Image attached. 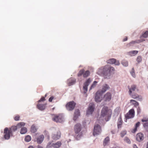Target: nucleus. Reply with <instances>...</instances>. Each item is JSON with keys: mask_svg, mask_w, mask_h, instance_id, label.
I'll list each match as a JSON object with an SVG mask.
<instances>
[{"mask_svg": "<svg viewBox=\"0 0 148 148\" xmlns=\"http://www.w3.org/2000/svg\"><path fill=\"white\" fill-rule=\"evenodd\" d=\"M101 118L104 117L106 121H108L111 117L112 112L107 107H104L102 109Z\"/></svg>", "mask_w": 148, "mask_h": 148, "instance_id": "obj_1", "label": "nucleus"}, {"mask_svg": "<svg viewBox=\"0 0 148 148\" xmlns=\"http://www.w3.org/2000/svg\"><path fill=\"white\" fill-rule=\"evenodd\" d=\"M104 75L105 78H107L106 76H109L110 75L111 73L115 71L114 68L110 66H106L104 68Z\"/></svg>", "mask_w": 148, "mask_h": 148, "instance_id": "obj_2", "label": "nucleus"}, {"mask_svg": "<svg viewBox=\"0 0 148 148\" xmlns=\"http://www.w3.org/2000/svg\"><path fill=\"white\" fill-rule=\"evenodd\" d=\"M128 88L129 90V94L132 98L135 99L138 97V94H132V92L137 89L136 86V85L133 84L131 86H128Z\"/></svg>", "mask_w": 148, "mask_h": 148, "instance_id": "obj_3", "label": "nucleus"}, {"mask_svg": "<svg viewBox=\"0 0 148 148\" xmlns=\"http://www.w3.org/2000/svg\"><path fill=\"white\" fill-rule=\"evenodd\" d=\"M25 125V123L23 122H21L17 124L16 126H13L11 127L8 128L9 130H10L12 134L13 132H15L18 128H21L22 126H24Z\"/></svg>", "mask_w": 148, "mask_h": 148, "instance_id": "obj_4", "label": "nucleus"}, {"mask_svg": "<svg viewBox=\"0 0 148 148\" xmlns=\"http://www.w3.org/2000/svg\"><path fill=\"white\" fill-rule=\"evenodd\" d=\"M90 73L89 71L87 70L85 71L84 69H82L79 71L77 74V76L80 77L83 75L84 77L86 78L89 75Z\"/></svg>", "mask_w": 148, "mask_h": 148, "instance_id": "obj_5", "label": "nucleus"}, {"mask_svg": "<svg viewBox=\"0 0 148 148\" xmlns=\"http://www.w3.org/2000/svg\"><path fill=\"white\" fill-rule=\"evenodd\" d=\"M135 116V111L134 109L130 110L125 115V117L126 119L134 118Z\"/></svg>", "mask_w": 148, "mask_h": 148, "instance_id": "obj_6", "label": "nucleus"}, {"mask_svg": "<svg viewBox=\"0 0 148 148\" xmlns=\"http://www.w3.org/2000/svg\"><path fill=\"white\" fill-rule=\"evenodd\" d=\"M82 129L81 125L80 124L77 123L75 125L74 127V131L75 134H77V137H80L81 135L79 133Z\"/></svg>", "mask_w": 148, "mask_h": 148, "instance_id": "obj_7", "label": "nucleus"}, {"mask_svg": "<svg viewBox=\"0 0 148 148\" xmlns=\"http://www.w3.org/2000/svg\"><path fill=\"white\" fill-rule=\"evenodd\" d=\"M4 138L6 140L9 139L11 136L12 135V134L10 130L8 129L7 127H6L4 130Z\"/></svg>", "mask_w": 148, "mask_h": 148, "instance_id": "obj_8", "label": "nucleus"}, {"mask_svg": "<svg viewBox=\"0 0 148 148\" xmlns=\"http://www.w3.org/2000/svg\"><path fill=\"white\" fill-rule=\"evenodd\" d=\"M75 105V103L73 101H70L67 103L66 107L68 110L71 111L73 110Z\"/></svg>", "mask_w": 148, "mask_h": 148, "instance_id": "obj_9", "label": "nucleus"}, {"mask_svg": "<svg viewBox=\"0 0 148 148\" xmlns=\"http://www.w3.org/2000/svg\"><path fill=\"white\" fill-rule=\"evenodd\" d=\"M92 80L90 78H88L84 83L83 90L84 93H86L87 91L88 86L91 82Z\"/></svg>", "mask_w": 148, "mask_h": 148, "instance_id": "obj_10", "label": "nucleus"}, {"mask_svg": "<svg viewBox=\"0 0 148 148\" xmlns=\"http://www.w3.org/2000/svg\"><path fill=\"white\" fill-rule=\"evenodd\" d=\"M101 130L100 127L98 125H96L94 127L93 135L94 136L99 134L101 132Z\"/></svg>", "mask_w": 148, "mask_h": 148, "instance_id": "obj_11", "label": "nucleus"}, {"mask_svg": "<svg viewBox=\"0 0 148 148\" xmlns=\"http://www.w3.org/2000/svg\"><path fill=\"white\" fill-rule=\"evenodd\" d=\"M102 95V93L100 91H98L97 92L95 98V101L96 102H100L101 101Z\"/></svg>", "mask_w": 148, "mask_h": 148, "instance_id": "obj_12", "label": "nucleus"}, {"mask_svg": "<svg viewBox=\"0 0 148 148\" xmlns=\"http://www.w3.org/2000/svg\"><path fill=\"white\" fill-rule=\"evenodd\" d=\"M95 109V105L92 103H90L89 104L88 109L86 112L87 114H92L94 111Z\"/></svg>", "mask_w": 148, "mask_h": 148, "instance_id": "obj_13", "label": "nucleus"}, {"mask_svg": "<svg viewBox=\"0 0 148 148\" xmlns=\"http://www.w3.org/2000/svg\"><path fill=\"white\" fill-rule=\"evenodd\" d=\"M53 120L56 122H62L63 121V117L61 114H58L54 116Z\"/></svg>", "mask_w": 148, "mask_h": 148, "instance_id": "obj_14", "label": "nucleus"}, {"mask_svg": "<svg viewBox=\"0 0 148 148\" xmlns=\"http://www.w3.org/2000/svg\"><path fill=\"white\" fill-rule=\"evenodd\" d=\"M145 41V39H142L141 40H138L135 41H132L129 43L127 44V46L128 47L132 45H134L136 43H138L141 42Z\"/></svg>", "mask_w": 148, "mask_h": 148, "instance_id": "obj_15", "label": "nucleus"}, {"mask_svg": "<svg viewBox=\"0 0 148 148\" xmlns=\"http://www.w3.org/2000/svg\"><path fill=\"white\" fill-rule=\"evenodd\" d=\"M60 132H58L56 133L53 134L52 135V138L53 139L57 140L60 138Z\"/></svg>", "mask_w": 148, "mask_h": 148, "instance_id": "obj_16", "label": "nucleus"}, {"mask_svg": "<svg viewBox=\"0 0 148 148\" xmlns=\"http://www.w3.org/2000/svg\"><path fill=\"white\" fill-rule=\"evenodd\" d=\"M136 138L137 141H140L143 140L144 138V135L141 133H138L136 135Z\"/></svg>", "mask_w": 148, "mask_h": 148, "instance_id": "obj_17", "label": "nucleus"}, {"mask_svg": "<svg viewBox=\"0 0 148 148\" xmlns=\"http://www.w3.org/2000/svg\"><path fill=\"white\" fill-rule=\"evenodd\" d=\"M112 98V96L110 92H108L104 96V98L105 101H109Z\"/></svg>", "mask_w": 148, "mask_h": 148, "instance_id": "obj_18", "label": "nucleus"}, {"mask_svg": "<svg viewBox=\"0 0 148 148\" xmlns=\"http://www.w3.org/2000/svg\"><path fill=\"white\" fill-rule=\"evenodd\" d=\"M47 103L44 104H41L38 103L37 105V107L39 110H44L45 108Z\"/></svg>", "mask_w": 148, "mask_h": 148, "instance_id": "obj_19", "label": "nucleus"}, {"mask_svg": "<svg viewBox=\"0 0 148 148\" xmlns=\"http://www.w3.org/2000/svg\"><path fill=\"white\" fill-rule=\"evenodd\" d=\"M76 82V80L74 79L70 78L67 82L68 86H70L75 84Z\"/></svg>", "mask_w": 148, "mask_h": 148, "instance_id": "obj_20", "label": "nucleus"}, {"mask_svg": "<svg viewBox=\"0 0 148 148\" xmlns=\"http://www.w3.org/2000/svg\"><path fill=\"white\" fill-rule=\"evenodd\" d=\"M44 138V136L43 135H40L37 138V142L38 144L41 143L43 140Z\"/></svg>", "mask_w": 148, "mask_h": 148, "instance_id": "obj_21", "label": "nucleus"}, {"mask_svg": "<svg viewBox=\"0 0 148 148\" xmlns=\"http://www.w3.org/2000/svg\"><path fill=\"white\" fill-rule=\"evenodd\" d=\"M80 115V112L79 111L78 109H76L75 110L74 112V116L73 118V120L74 121H75L78 116Z\"/></svg>", "mask_w": 148, "mask_h": 148, "instance_id": "obj_22", "label": "nucleus"}, {"mask_svg": "<svg viewBox=\"0 0 148 148\" xmlns=\"http://www.w3.org/2000/svg\"><path fill=\"white\" fill-rule=\"evenodd\" d=\"M109 88V87L108 85L106 84H105L103 86L102 89L101 91H100V92L103 94V93L106 92L107 90Z\"/></svg>", "mask_w": 148, "mask_h": 148, "instance_id": "obj_23", "label": "nucleus"}, {"mask_svg": "<svg viewBox=\"0 0 148 148\" xmlns=\"http://www.w3.org/2000/svg\"><path fill=\"white\" fill-rule=\"evenodd\" d=\"M61 145V142L58 141L55 143L53 144V147L54 148H59L60 147Z\"/></svg>", "mask_w": 148, "mask_h": 148, "instance_id": "obj_24", "label": "nucleus"}, {"mask_svg": "<svg viewBox=\"0 0 148 148\" xmlns=\"http://www.w3.org/2000/svg\"><path fill=\"white\" fill-rule=\"evenodd\" d=\"M123 123V121L122 120L121 116H120L119 118L118 122L117 123V126L118 128H121Z\"/></svg>", "mask_w": 148, "mask_h": 148, "instance_id": "obj_25", "label": "nucleus"}, {"mask_svg": "<svg viewBox=\"0 0 148 148\" xmlns=\"http://www.w3.org/2000/svg\"><path fill=\"white\" fill-rule=\"evenodd\" d=\"M148 36V31H146L145 32L143 33L142 34V35L140 37V39H144L143 38H147Z\"/></svg>", "mask_w": 148, "mask_h": 148, "instance_id": "obj_26", "label": "nucleus"}, {"mask_svg": "<svg viewBox=\"0 0 148 148\" xmlns=\"http://www.w3.org/2000/svg\"><path fill=\"white\" fill-rule=\"evenodd\" d=\"M38 128L34 125H32L31 128V131L32 133H34L36 132Z\"/></svg>", "mask_w": 148, "mask_h": 148, "instance_id": "obj_27", "label": "nucleus"}, {"mask_svg": "<svg viewBox=\"0 0 148 148\" xmlns=\"http://www.w3.org/2000/svg\"><path fill=\"white\" fill-rule=\"evenodd\" d=\"M140 125V123L139 122H137L136 124L135 128L133 129L132 132L133 133H134L137 131V128Z\"/></svg>", "mask_w": 148, "mask_h": 148, "instance_id": "obj_28", "label": "nucleus"}, {"mask_svg": "<svg viewBox=\"0 0 148 148\" xmlns=\"http://www.w3.org/2000/svg\"><path fill=\"white\" fill-rule=\"evenodd\" d=\"M110 141V138L109 137H106L104 140L103 142V145L105 146Z\"/></svg>", "mask_w": 148, "mask_h": 148, "instance_id": "obj_29", "label": "nucleus"}, {"mask_svg": "<svg viewBox=\"0 0 148 148\" xmlns=\"http://www.w3.org/2000/svg\"><path fill=\"white\" fill-rule=\"evenodd\" d=\"M27 129L26 128L23 127L21 128L20 131V133L22 134H25L27 132Z\"/></svg>", "mask_w": 148, "mask_h": 148, "instance_id": "obj_30", "label": "nucleus"}, {"mask_svg": "<svg viewBox=\"0 0 148 148\" xmlns=\"http://www.w3.org/2000/svg\"><path fill=\"white\" fill-rule=\"evenodd\" d=\"M31 140V136L29 135H27L26 136L25 138V141L27 142H29Z\"/></svg>", "mask_w": 148, "mask_h": 148, "instance_id": "obj_31", "label": "nucleus"}, {"mask_svg": "<svg viewBox=\"0 0 148 148\" xmlns=\"http://www.w3.org/2000/svg\"><path fill=\"white\" fill-rule=\"evenodd\" d=\"M138 53V51H130L129 53L130 55L131 56H135Z\"/></svg>", "mask_w": 148, "mask_h": 148, "instance_id": "obj_32", "label": "nucleus"}, {"mask_svg": "<svg viewBox=\"0 0 148 148\" xmlns=\"http://www.w3.org/2000/svg\"><path fill=\"white\" fill-rule=\"evenodd\" d=\"M97 82L96 81H94L93 84L91 85L90 88V90H91L92 88H94L97 85Z\"/></svg>", "mask_w": 148, "mask_h": 148, "instance_id": "obj_33", "label": "nucleus"}, {"mask_svg": "<svg viewBox=\"0 0 148 148\" xmlns=\"http://www.w3.org/2000/svg\"><path fill=\"white\" fill-rule=\"evenodd\" d=\"M130 102L132 103L134 106H136L138 105V103L134 100L132 99L131 100H130Z\"/></svg>", "mask_w": 148, "mask_h": 148, "instance_id": "obj_34", "label": "nucleus"}, {"mask_svg": "<svg viewBox=\"0 0 148 148\" xmlns=\"http://www.w3.org/2000/svg\"><path fill=\"white\" fill-rule=\"evenodd\" d=\"M115 61V59L114 58L109 59L107 61V63L110 64H113Z\"/></svg>", "mask_w": 148, "mask_h": 148, "instance_id": "obj_35", "label": "nucleus"}, {"mask_svg": "<svg viewBox=\"0 0 148 148\" xmlns=\"http://www.w3.org/2000/svg\"><path fill=\"white\" fill-rule=\"evenodd\" d=\"M127 134V131L125 130H123L122 131L120 134V135L122 137H123L124 136H125Z\"/></svg>", "mask_w": 148, "mask_h": 148, "instance_id": "obj_36", "label": "nucleus"}, {"mask_svg": "<svg viewBox=\"0 0 148 148\" xmlns=\"http://www.w3.org/2000/svg\"><path fill=\"white\" fill-rule=\"evenodd\" d=\"M121 63L123 66H127L128 65V62L125 60H123L122 62Z\"/></svg>", "mask_w": 148, "mask_h": 148, "instance_id": "obj_37", "label": "nucleus"}, {"mask_svg": "<svg viewBox=\"0 0 148 148\" xmlns=\"http://www.w3.org/2000/svg\"><path fill=\"white\" fill-rule=\"evenodd\" d=\"M130 73L132 76L134 77H135V74L134 72V68H133L130 72Z\"/></svg>", "mask_w": 148, "mask_h": 148, "instance_id": "obj_38", "label": "nucleus"}, {"mask_svg": "<svg viewBox=\"0 0 148 148\" xmlns=\"http://www.w3.org/2000/svg\"><path fill=\"white\" fill-rule=\"evenodd\" d=\"M124 140L128 144H130L131 141L127 137H125L124 139Z\"/></svg>", "mask_w": 148, "mask_h": 148, "instance_id": "obj_39", "label": "nucleus"}, {"mask_svg": "<svg viewBox=\"0 0 148 148\" xmlns=\"http://www.w3.org/2000/svg\"><path fill=\"white\" fill-rule=\"evenodd\" d=\"M142 59L140 56H138L137 58V61L138 62H141L142 61Z\"/></svg>", "mask_w": 148, "mask_h": 148, "instance_id": "obj_40", "label": "nucleus"}, {"mask_svg": "<svg viewBox=\"0 0 148 148\" xmlns=\"http://www.w3.org/2000/svg\"><path fill=\"white\" fill-rule=\"evenodd\" d=\"M52 147H53V144H52L51 143H48L46 148H51Z\"/></svg>", "mask_w": 148, "mask_h": 148, "instance_id": "obj_41", "label": "nucleus"}, {"mask_svg": "<svg viewBox=\"0 0 148 148\" xmlns=\"http://www.w3.org/2000/svg\"><path fill=\"white\" fill-rule=\"evenodd\" d=\"M20 116L18 115H17L14 118V119L15 121H17L19 120L20 118Z\"/></svg>", "mask_w": 148, "mask_h": 148, "instance_id": "obj_42", "label": "nucleus"}, {"mask_svg": "<svg viewBox=\"0 0 148 148\" xmlns=\"http://www.w3.org/2000/svg\"><path fill=\"white\" fill-rule=\"evenodd\" d=\"M45 100V98L43 97H42L41 99L38 101V102H40L41 101H43Z\"/></svg>", "mask_w": 148, "mask_h": 148, "instance_id": "obj_43", "label": "nucleus"}, {"mask_svg": "<svg viewBox=\"0 0 148 148\" xmlns=\"http://www.w3.org/2000/svg\"><path fill=\"white\" fill-rule=\"evenodd\" d=\"M113 64H114L116 65H119L120 64V63L118 61H117L115 59V61L114 62V63Z\"/></svg>", "mask_w": 148, "mask_h": 148, "instance_id": "obj_44", "label": "nucleus"}, {"mask_svg": "<svg viewBox=\"0 0 148 148\" xmlns=\"http://www.w3.org/2000/svg\"><path fill=\"white\" fill-rule=\"evenodd\" d=\"M141 121L143 122H147L148 121V119L146 118L143 119H142Z\"/></svg>", "mask_w": 148, "mask_h": 148, "instance_id": "obj_45", "label": "nucleus"}, {"mask_svg": "<svg viewBox=\"0 0 148 148\" xmlns=\"http://www.w3.org/2000/svg\"><path fill=\"white\" fill-rule=\"evenodd\" d=\"M53 98H54L53 97V96L51 97L49 99V101L50 102L52 101L53 99Z\"/></svg>", "mask_w": 148, "mask_h": 148, "instance_id": "obj_46", "label": "nucleus"}, {"mask_svg": "<svg viewBox=\"0 0 148 148\" xmlns=\"http://www.w3.org/2000/svg\"><path fill=\"white\" fill-rule=\"evenodd\" d=\"M143 126L144 127H148V122L144 123L143 124Z\"/></svg>", "mask_w": 148, "mask_h": 148, "instance_id": "obj_47", "label": "nucleus"}, {"mask_svg": "<svg viewBox=\"0 0 148 148\" xmlns=\"http://www.w3.org/2000/svg\"><path fill=\"white\" fill-rule=\"evenodd\" d=\"M137 112L138 114L140 113V108H138L137 109Z\"/></svg>", "mask_w": 148, "mask_h": 148, "instance_id": "obj_48", "label": "nucleus"}, {"mask_svg": "<svg viewBox=\"0 0 148 148\" xmlns=\"http://www.w3.org/2000/svg\"><path fill=\"white\" fill-rule=\"evenodd\" d=\"M127 40V36H126L125 38H124L123 39V41L124 42V41H126V40Z\"/></svg>", "mask_w": 148, "mask_h": 148, "instance_id": "obj_49", "label": "nucleus"}, {"mask_svg": "<svg viewBox=\"0 0 148 148\" xmlns=\"http://www.w3.org/2000/svg\"><path fill=\"white\" fill-rule=\"evenodd\" d=\"M133 148H138L137 146L135 144H133Z\"/></svg>", "mask_w": 148, "mask_h": 148, "instance_id": "obj_50", "label": "nucleus"}, {"mask_svg": "<svg viewBox=\"0 0 148 148\" xmlns=\"http://www.w3.org/2000/svg\"><path fill=\"white\" fill-rule=\"evenodd\" d=\"M28 148H34V147L32 146H29Z\"/></svg>", "mask_w": 148, "mask_h": 148, "instance_id": "obj_51", "label": "nucleus"}, {"mask_svg": "<svg viewBox=\"0 0 148 148\" xmlns=\"http://www.w3.org/2000/svg\"><path fill=\"white\" fill-rule=\"evenodd\" d=\"M38 148H43L42 147L39 146L38 147Z\"/></svg>", "mask_w": 148, "mask_h": 148, "instance_id": "obj_52", "label": "nucleus"}, {"mask_svg": "<svg viewBox=\"0 0 148 148\" xmlns=\"http://www.w3.org/2000/svg\"><path fill=\"white\" fill-rule=\"evenodd\" d=\"M147 148H148V142H147Z\"/></svg>", "mask_w": 148, "mask_h": 148, "instance_id": "obj_53", "label": "nucleus"}, {"mask_svg": "<svg viewBox=\"0 0 148 148\" xmlns=\"http://www.w3.org/2000/svg\"><path fill=\"white\" fill-rule=\"evenodd\" d=\"M111 132L112 133V134H114V133L113 132V131H112Z\"/></svg>", "mask_w": 148, "mask_h": 148, "instance_id": "obj_54", "label": "nucleus"}]
</instances>
